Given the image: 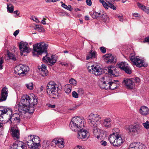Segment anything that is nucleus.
Segmentation results:
<instances>
[{
	"instance_id": "obj_22",
	"label": "nucleus",
	"mask_w": 149,
	"mask_h": 149,
	"mask_svg": "<svg viewBox=\"0 0 149 149\" xmlns=\"http://www.w3.org/2000/svg\"><path fill=\"white\" fill-rule=\"evenodd\" d=\"M25 145V144L24 142L17 140L13 143V149H16L15 148L19 147H23Z\"/></svg>"
},
{
	"instance_id": "obj_64",
	"label": "nucleus",
	"mask_w": 149,
	"mask_h": 149,
	"mask_svg": "<svg viewBox=\"0 0 149 149\" xmlns=\"http://www.w3.org/2000/svg\"><path fill=\"white\" fill-rule=\"evenodd\" d=\"M61 64L62 66H68V65L67 63H65V62L61 63Z\"/></svg>"
},
{
	"instance_id": "obj_26",
	"label": "nucleus",
	"mask_w": 149,
	"mask_h": 149,
	"mask_svg": "<svg viewBox=\"0 0 149 149\" xmlns=\"http://www.w3.org/2000/svg\"><path fill=\"white\" fill-rule=\"evenodd\" d=\"M101 20L104 23H108L109 20V19L108 16L105 12H103L102 14H101Z\"/></svg>"
},
{
	"instance_id": "obj_39",
	"label": "nucleus",
	"mask_w": 149,
	"mask_h": 149,
	"mask_svg": "<svg viewBox=\"0 0 149 149\" xmlns=\"http://www.w3.org/2000/svg\"><path fill=\"white\" fill-rule=\"evenodd\" d=\"M50 143V141L49 140H44L43 141V143H44L43 145V148H46L47 147L49 146Z\"/></svg>"
},
{
	"instance_id": "obj_31",
	"label": "nucleus",
	"mask_w": 149,
	"mask_h": 149,
	"mask_svg": "<svg viewBox=\"0 0 149 149\" xmlns=\"http://www.w3.org/2000/svg\"><path fill=\"white\" fill-rule=\"evenodd\" d=\"M118 85L114 82L112 81L109 84V88L110 89L114 90L116 89Z\"/></svg>"
},
{
	"instance_id": "obj_5",
	"label": "nucleus",
	"mask_w": 149,
	"mask_h": 149,
	"mask_svg": "<svg viewBox=\"0 0 149 149\" xmlns=\"http://www.w3.org/2000/svg\"><path fill=\"white\" fill-rule=\"evenodd\" d=\"M40 138L36 136L31 135L27 137L25 142L31 149H38L40 147Z\"/></svg>"
},
{
	"instance_id": "obj_52",
	"label": "nucleus",
	"mask_w": 149,
	"mask_h": 149,
	"mask_svg": "<svg viewBox=\"0 0 149 149\" xmlns=\"http://www.w3.org/2000/svg\"><path fill=\"white\" fill-rule=\"evenodd\" d=\"M102 86H101V88H102L104 89H107L108 88H109V85H108L107 84H105V85H103V84H102Z\"/></svg>"
},
{
	"instance_id": "obj_8",
	"label": "nucleus",
	"mask_w": 149,
	"mask_h": 149,
	"mask_svg": "<svg viewBox=\"0 0 149 149\" xmlns=\"http://www.w3.org/2000/svg\"><path fill=\"white\" fill-rule=\"evenodd\" d=\"M130 58L133 65H135L136 67L139 68L145 66L144 61L140 58L138 57L131 54L130 56Z\"/></svg>"
},
{
	"instance_id": "obj_35",
	"label": "nucleus",
	"mask_w": 149,
	"mask_h": 149,
	"mask_svg": "<svg viewBox=\"0 0 149 149\" xmlns=\"http://www.w3.org/2000/svg\"><path fill=\"white\" fill-rule=\"evenodd\" d=\"M126 73L128 74H130L132 72V70L128 65L126 66L124 69L123 70Z\"/></svg>"
},
{
	"instance_id": "obj_48",
	"label": "nucleus",
	"mask_w": 149,
	"mask_h": 149,
	"mask_svg": "<svg viewBox=\"0 0 149 149\" xmlns=\"http://www.w3.org/2000/svg\"><path fill=\"white\" fill-rule=\"evenodd\" d=\"M31 19H32L33 20L35 21L37 23L39 22V21L34 16H32L31 17Z\"/></svg>"
},
{
	"instance_id": "obj_57",
	"label": "nucleus",
	"mask_w": 149,
	"mask_h": 149,
	"mask_svg": "<svg viewBox=\"0 0 149 149\" xmlns=\"http://www.w3.org/2000/svg\"><path fill=\"white\" fill-rule=\"evenodd\" d=\"M66 9L70 11H71L72 10V8L70 5H69L68 6H67V7Z\"/></svg>"
},
{
	"instance_id": "obj_51",
	"label": "nucleus",
	"mask_w": 149,
	"mask_h": 149,
	"mask_svg": "<svg viewBox=\"0 0 149 149\" xmlns=\"http://www.w3.org/2000/svg\"><path fill=\"white\" fill-rule=\"evenodd\" d=\"M100 144L102 146H105L107 145V142L106 141H102L100 142Z\"/></svg>"
},
{
	"instance_id": "obj_60",
	"label": "nucleus",
	"mask_w": 149,
	"mask_h": 149,
	"mask_svg": "<svg viewBox=\"0 0 149 149\" xmlns=\"http://www.w3.org/2000/svg\"><path fill=\"white\" fill-rule=\"evenodd\" d=\"M45 1L46 3L54 2L56 1V0H45Z\"/></svg>"
},
{
	"instance_id": "obj_34",
	"label": "nucleus",
	"mask_w": 149,
	"mask_h": 149,
	"mask_svg": "<svg viewBox=\"0 0 149 149\" xmlns=\"http://www.w3.org/2000/svg\"><path fill=\"white\" fill-rule=\"evenodd\" d=\"M126 73L128 74H130L132 72V70L128 65L126 66L124 69L123 70Z\"/></svg>"
},
{
	"instance_id": "obj_13",
	"label": "nucleus",
	"mask_w": 149,
	"mask_h": 149,
	"mask_svg": "<svg viewBox=\"0 0 149 149\" xmlns=\"http://www.w3.org/2000/svg\"><path fill=\"white\" fill-rule=\"evenodd\" d=\"M28 46V45L27 43L24 42H20L19 44V47L21 55L24 52L28 53L31 51V49Z\"/></svg>"
},
{
	"instance_id": "obj_40",
	"label": "nucleus",
	"mask_w": 149,
	"mask_h": 149,
	"mask_svg": "<svg viewBox=\"0 0 149 149\" xmlns=\"http://www.w3.org/2000/svg\"><path fill=\"white\" fill-rule=\"evenodd\" d=\"M35 29L37 30L39 32H44L45 31L44 29L41 27H40L39 25H36V28Z\"/></svg>"
},
{
	"instance_id": "obj_38",
	"label": "nucleus",
	"mask_w": 149,
	"mask_h": 149,
	"mask_svg": "<svg viewBox=\"0 0 149 149\" xmlns=\"http://www.w3.org/2000/svg\"><path fill=\"white\" fill-rule=\"evenodd\" d=\"M7 9L8 11L10 13H13L14 10V7L11 4L7 5Z\"/></svg>"
},
{
	"instance_id": "obj_15",
	"label": "nucleus",
	"mask_w": 149,
	"mask_h": 149,
	"mask_svg": "<svg viewBox=\"0 0 149 149\" xmlns=\"http://www.w3.org/2000/svg\"><path fill=\"white\" fill-rule=\"evenodd\" d=\"M10 131L12 132V136L14 139L17 140L19 139V133L17 126H14L11 127Z\"/></svg>"
},
{
	"instance_id": "obj_61",
	"label": "nucleus",
	"mask_w": 149,
	"mask_h": 149,
	"mask_svg": "<svg viewBox=\"0 0 149 149\" xmlns=\"http://www.w3.org/2000/svg\"><path fill=\"white\" fill-rule=\"evenodd\" d=\"M46 19L45 18H43V19L41 21V23L44 25H45L46 24L45 20Z\"/></svg>"
},
{
	"instance_id": "obj_58",
	"label": "nucleus",
	"mask_w": 149,
	"mask_h": 149,
	"mask_svg": "<svg viewBox=\"0 0 149 149\" xmlns=\"http://www.w3.org/2000/svg\"><path fill=\"white\" fill-rule=\"evenodd\" d=\"M19 29L17 30L16 31H15L13 33V35L14 36H16L17 35L18 33H19Z\"/></svg>"
},
{
	"instance_id": "obj_59",
	"label": "nucleus",
	"mask_w": 149,
	"mask_h": 149,
	"mask_svg": "<svg viewBox=\"0 0 149 149\" xmlns=\"http://www.w3.org/2000/svg\"><path fill=\"white\" fill-rule=\"evenodd\" d=\"M144 42H148L149 43V37H148L145 38L144 40L143 41Z\"/></svg>"
},
{
	"instance_id": "obj_6",
	"label": "nucleus",
	"mask_w": 149,
	"mask_h": 149,
	"mask_svg": "<svg viewBox=\"0 0 149 149\" xmlns=\"http://www.w3.org/2000/svg\"><path fill=\"white\" fill-rule=\"evenodd\" d=\"M84 125L83 120L79 117L72 118L70 124L71 129L73 131H78L84 127Z\"/></svg>"
},
{
	"instance_id": "obj_42",
	"label": "nucleus",
	"mask_w": 149,
	"mask_h": 149,
	"mask_svg": "<svg viewBox=\"0 0 149 149\" xmlns=\"http://www.w3.org/2000/svg\"><path fill=\"white\" fill-rule=\"evenodd\" d=\"M143 125L144 127V128L148 130L149 128V122L147 121L145 123H143L142 124Z\"/></svg>"
},
{
	"instance_id": "obj_12",
	"label": "nucleus",
	"mask_w": 149,
	"mask_h": 149,
	"mask_svg": "<svg viewBox=\"0 0 149 149\" xmlns=\"http://www.w3.org/2000/svg\"><path fill=\"white\" fill-rule=\"evenodd\" d=\"M21 120L20 115L15 113L10 116L8 122L10 123L17 124L20 122Z\"/></svg>"
},
{
	"instance_id": "obj_46",
	"label": "nucleus",
	"mask_w": 149,
	"mask_h": 149,
	"mask_svg": "<svg viewBox=\"0 0 149 149\" xmlns=\"http://www.w3.org/2000/svg\"><path fill=\"white\" fill-rule=\"evenodd\" d=\"M58 141V140L57 139H53V140L51 142V143L52 145V146L54 145V144L57 146V142Z\"/></svg>"
},
{
	"instance_id": "obj_41",
	"label": "nucleus",
	"mask_w": 149,
	"mask_h": 149,
	"mask_svg": "<svg viewBox=\"0 0 149 149\" xmlns=\"http://www.w3.org/2000/svg\"><path fill=\"white\" fill-rule=\"evenodd\" d=\"M26 87L30 90H32L33 87V83L31 82L26 84Z\"/></svg>"
},
{
	"instance_id": "obj_33",
	"label": "nucleus",
	"mask_w": 149,
	"mask_h": 149,
	"mask_svg": "<svg viewBox=\"0 0 149 149\" xmlns=\"http://www.w3.org/2000/svg\"><path fill=\"white\" fill-rule=\"evenodd\" d=\"M40 73L42 76H45L48 75V71L47 69L39 70Z\"/></svg>"
},
{
	"instance_id": "obj_20",
	"label": "nucleus",
	"mask_w": 149,
	"mask_h": 149,
	"mask_svg": "<svg viewBox=\"0 0 149 149\" xmlns=\"http://www.w3.org/2000/svg\"><path fill=\"white\" fill-rule=\"evenodd\" d=\"M123 83L125 84L127 88H133L135 84L133 80L130 79H127L124 80Z\"/></svg>"
},
{
	"instance_id": "obj_44",
	"label": "nucleus",
	"mask_w": 149,
	"mask_h": 149,
	"mask_svg": "<svg viewBox=\"0 0 149 149\" xmlns=\"http://www.w3.org/2000/svg\"><path fill=\"white\" fill-rule=\"evenodd\" d=\"M72 95L75 98H77L78 97V94L75 91H73L72 92Z\"/></svg>"
},
{
	"instance_id": "obj_23",
	"label": "nucleus",
	"mask_w": 149,
	"mask_h": 149,
	"mask_svg": "<svg viewBox=\"0 0 149 149\" xmlns=\"http://www.w3.org/2000/svg\"><path fill=\"white\" fill-rule=\"evenodd\" d=\"M112 133L111 134L109 138V139L111 138L112 137L116 138V137L121 135L120 134V130L118 128H114L112 131Z\"/></svg>"
},
{
	"instance_id": "obj_4",
	"label": "nucleus",
	"mask_w": 149,
	"mask_h": 149,
	"mask_svg": "<svg viewBox=\"0 0 149 149\" xmlns=\"http://www.w3.org/2000/svg\"><path fill=\"white\" fill-rule=\"evenodd\" d=\"M47 94L51 95L54 98H57L60 96L61 90L59 86L52 81L49 82L47 86Z\"/></svg>"
},
{
	"instance_id": "obj_47",
	"label": "nucleus",
	"mask_w": 149,
	"mask_h": 149,
	"mask_svg": "<svg viewBox=\"0 0 149 149\" xmlns=\"http://www.w3.org/2000/svg\"><path fill=\"white\" fill-rule=\"evenodd\" d=\"M77 92L80 95H82L84 93L83 89L81 88H78Z\"/></svg>"
},
{
	"instance_id": "obj_21",
	"label": "nucleus",
	"mask_w": 149,
	"mask_h": 149,
	"mask_svg": "<svg viewBox=\"0 0 149 149\" xmlns=\"http://www.w3.org/2000/svg\"><path fill=\"white\" fill-rule=\"evenodd\" d=\"M12 113V111L11 109L6 107H0V116L6 113L10 114V113Z\"/></svg>"
},
{
	"instance_id": "obj_55",
	"label": "nucleus",
	"mask_w": 149,
	"mask_h": 149,
	"mask_svg": "<svg viewBox=\"0 0 149 149\" xmlns=\"http://www.w3.org/2000/svg\"><path fill=\"white\" fill-rule=\"evenodd\" d=\"M102 5L105 8L107 9H108L109 8V4L105 2H104V3H103L102 4Z\"/></svg>"
},
{
	"instance_id": "obj_3",
	"label": "nucleus",
	"mask_w": 149,
	"mask_h": 149,
	"mask_svg": "<svg viewBox=\"0 0 149 149\" xmlns=\"http://www.w3.org/2000/svg\"><path fill=\"white\" fill-rule=\"evenodd\" d=\"M101 118L99 115L92 113L88 117V124L92 127L94 135L97 139H99L100 137L103 136L101 135L103 131L97 128V125L100 123Z\"/></svg>"
},
{
	"instance_id": "obj_11",
	"label": "nucleus",
	"mask_w": 149,
	"mask_h": 149,
	"mask_svg": "<svg viewBox=\"0 0 149 149\" xmlns=\"http://www.w3.org/2000/svg\"><path fill=\"white\" fill-rule=\"evenodd\" d=\"M15 69V71L19 75L25 74L26 72H27L29 70L28 66L22 65L17 66Z\"/></svg>"
},
{
	"instance_id": "obj_45",
	"label": "nucleus",
	"mask_w": 149,
	"mask_h": 149,
	"mask_svg": "<svg viewBox=\"0 0 149 149\" xmlns=\"http://www.w3.org/2000/svg\"><path fill=\"white\" fill-rule=\"evenodd\" d=\"M101 52L103 53L104 54L106 52V48L104 47H102L100 48Z\"/></svg>"
},
{
	"instance_id": "obj_9",
	"label": "nucleus",
	"mask_w": 149,
	"mask_h": 149,
	"mask_svg": "<svg viewBox=\"0 0 149 149\" xmlns=\"http://www.w3.org/2000/svg\"><path fill=\"white\" fill-rule=\"evenodd\" d=\"M88 68L89 72L93 74L96 76H99L102 74L103 70L98 65H93L91 67L88 66Z\"/></svg>"
},
{
	"instance_id": "obj_17",
	"label": "nucleus",
	"mask_w": 149,
	"mask_h": 149,
	"mask_svg": "<svg viewBox=\"0 0 149 149\" xmlns=\"http://www.w3.org/2000/svg\"><path fill=\"white\" fill-rule=\"evenodd\" d=\"M103 57L104 61L107 63H115L116 62V59L111 54H106L103 56Z\"/></svg>"
},
{
	"instance_id": "obj_19",
	"label": "nucleus",
	"mask_w": 149,
	"mask_h": 149,
	"mask_svg": "<svg viewBox=\"0 0 149 149\" xmlns=\"http://www.w3.org/2000/svg\"><path fill=\"white\" fill-rule=\"evenodd\" d=\"M8 94V88L5 86L1 91V96L0 98V101L2 102L6 100Z\"/></svg>"
},
{
	"instance_id": "obj_14",
	"label": "nucleus",
	"mask_w": 149,
	"mask_h": 149,
	"mask_svg": "<svg viewBox=\"0 0 149 149\" xmlns=\"http://www.w3.org/2000/svg\"><path fill=\"white\" fill-rule=\"evenodd\" d=\"M77 137L79 139H82L88 138L89 134L88 132L86 130L83 129L78 130Z\"/></svg>"
},
{
	"instance_id": "obj_50",
	"label": "nucleus",
	"mask_w": 149,
	"mask_h": 149,
	"mask_svg": "<svg viewBox=\"0 0 149 149\" xmlns=\"http://www.w3.org/2000/svg\"><path fill=\"white\" fill-rule=\"evenodd\" d=\"M117 17L119 19L120 21H123V16L121 14H119L117 15Z\"/></svg>"
},
{
	"instance_id": "obj_63",
	"label": "nucleus",
	"mask_w": 149,
	"mask_h": 149,
	"mask_svg": "<svg viewBox=\"0 0 149 149\" xmlns=\"http://www.w3.org/2000/svg\"><path fill=\"white\" fill-rule=\"evenodd\" d=\"M46 69V65L44 64H42V67H41L39 69V70Z\"/></svg>"
},
{
	"instance_id": "obj_7",
	"label": "nucleus",
	"mask_w": 149,
	"mask_h": 149,
	"mask_svg": "<svg viewBox=\"0 0 149 149\" xmlns=\"http://www.w3.org/2000/svg\"><path fill=\"white\" fill-rule=\"evenodd\" d=\"M141 128L142 127L139 125H131L125 127V129L127 131L134 135H137L141 132Z\"/></svg>"
},
{
	"instance_id": "obj_30",
	"label": "nucleus",
	"mask_w": 149,
	"mask_h": 149,
	"mask_svg": "<svg viewBox=\"0 0 149 149\" xmlns=\"http://www.w3.org/2000/svg\"><path fill=\"white\" fill-rule=\"evenodd\" d=\"M128 65L127 63L126 62H123L119 63L117 66L121 69L123 70L126 68V66H127Z\"/></svg>"
},
{
	"instance_id": "obj_2",
	"label": "nucleus",
	"mask_w": 149,
	"mask_h": 149,
	"mask_svg": "<svg viewBox=\"0 0 149 149\" xmlns=\"http://www.w3.org/2000/svg\"><path fill=\"white\" fill-rule=\"evenodd\" d=\"M33 96L31 97L27 95H24L22 97L20 101L22 105L20 107L24 111L29 113L34 112V107L37 104L38 101L37 97L33 94Z\"/></svg>"
},
{
	"instance_id": "obj_10",
	"label": "nucleus",
	"mask_w": 149,
	"mask_h": 149,
	"mask_svg": "<svg viewBox=\"0 0 149 149\" xmlns=\"http://www.w3.org/2000/svg\"><path fill=\"white\" fill-rule=\"evenodd\" d=\"M109 140L111 144L116 146H120L124 141V139L122 138L121 135L116 137V138L112 136Z\"/></svg>"
},
{
	"instance_id": "obj_18",
	"label": "nucleus",
	"mask_w": 149,
	"mask_h": 149,
	"mask_svg": "<svg viewBox=\"0 0 149 149\" xmlns=\"http://www.w3.org/2000/svg\"><path fill=\"white\" fill-rule=\"evenodd\" d=\"M145 146L140 143L134 142L131 143L128 149H146Z\"/></svg>"
},
{
	"instance_id": "obj_25",
	"label": "nucleus",
	"mask_w": 149,
	"mask_h": 149,
	"mask_svg": "<svg viewBox=\"0 0 149 149\" xmlns=\"http://www.w3.org/2000/svg\"><path fill=\"white\" fill-rule=\"evenodd\" d=\"M97 56V52L91 50L90 51L88 54L86 56V60L95 58Z\"/></svg>"
},
{
	"instance_id": "obj_37",
	"label": "nucleus",
	"mask_w": 149,
	"mask_h": 149,
	"mask_svg": "<svg viewBox=\"0 0 149 149\" xmlns=\"http://www.w3.org/2000/svg\"><path fill=\"white\" fill-rule=\"evenodd\" d=\"M7 55L10 59H12L14 61L16 60V59L15 57V55L12 53L8 52Z\"/></svg>"
},
{
	"instance_id": "obj_56",
	"label": "nucleus",
	"mask_w": 149,
	"mask_h": 149,
	"mask_svg": "<svg viewBox=\"0 0 149 149\" xmlns=\"http://www.w3.org/2000/svg\"><path fill=\"white\" fill-rule=\"evenodd\" d=\"M143 10L147 13H149V8L148 7L146 6V8L144 9Z\"/></svg>"
},
{
	"instance_id": "obj_24",
	"label": "nucleus",
	"mask_w": 149,
	"mask_h": 149,
	"mask_svg": "<svg viewBox=\"0 0 149 149\" xmlns=\"http://www.w3.org/2000/svg\"><path fill=\"white\" fill-rule=\"evenodd\" d=\"M139 112L143 115H146L149 114V109L146 106H142L140 108Z\"/></svg>"
},
{
	"instance_id": "obj_1",
	"label": "nucleus",
	"mask_w": 149,
	"mask_h": 149,
	"mask_svg": "<svg viewBox=\"0 0 149 149\" xmlns=\"http://www.w3.org/2000/svg\"><path fill=\"white\" fill-rule=\"evenodd\" d=\"M33 50L35 52H36L38 55L41 54L42 53L47 54L46 55L42 58L44 62L47 63L50 65H53L56 62V59L54 57V56L52 55L49 57L47 54V48L48 45L44 42H42L35 44L33 45Z\"/></svg>"
},
{
	"instance_id": "obj_36",
	"label": "nucleus",
	"mask_w": 149,
	"mask_h": 149,
	"mask_svg": "<svg viewBox=\"0 0 149 149\" xmlns=\"http://www.w3.org/2000/svg\"><path fill=\"white\" fill-rule=\"evenodd\" d=\"M65 91L66 93L68 94L70 93L71 91V86L70 85H68V86H65Z\"/></svg>"
},
{
	"instance_id": "obj_32",
	"label": "nucleus",
	"mask_w": 149,
	"mask_h": 149,
	"mask_svg": "<svg viewBox=\"0 0 149 149\" xmlns=\"http://www.w3.org/2000/svg\"><path fill=\"white\" fill-rule=\"evenodd\" d=\"M92 18L94 19H96L98 17H101V14L100 13L96 12H94L93 13H91Z\"/></svg>"
},
{
	"instance_id": "obj_62",
	"label": "nucleus",
	"mask_w": 149,
	"mask_h": 149,
	"mask_svg": "<svg viewBox=\"0 0 149 149\" xmlns=\"http://www.w3.org/2000/svg\"><path fill=\"white\" fill-rule=\"evenodd\" d=\"M74 149H84V148H82V147L81 146H77L76 147H75Z\"/></svg>"
},
{
	"instance_id": "obj_43",
	"label": "nucleus",
	"mask_w": 149,
	"mask_h": 149,
	"mask_svg": "<svg viewBox=\"0 0 149 149\" xmlns=\"http://www.w3.org/2000/svg\"><path fill=\"white\" fill-rule=\"evenodd\" d=\"M69 82L70 83L72 84H73L74 85H76L77 84V82L76 81L73 79L72 78L69 80Z\"/></svg>"
},
{
	"instance_id": "obj_29",
	"label": "nucleus",
	"mask_w": 149,
	"mask_h": 149,
	"mask_svg": "<svg viewBox=\"0 0 149 149\" xmlns=\"http://www.w3.org/2000/svg\"><path fill=\"white\" fill-rule=\"evenodd\" d=\"M57 142V143L56 146L58 147L59 148H62L64 147V142L63 139H58V141Z\"/></svg>"
},
{
	"instance_id": "obj_53",
	"label": "nucleus",
	"mask_w": 149,
	"mask_h": 149,
	"mask_svg": "<svg viewBox=\"0 0 149 149\" xmlns=\"http://www.w3.org/2000/svg\"><path fill=\"white\" fill-rule=\"evenodd\" d=\"M86 2L87 5L91 6L92 5V3L91 0H86Z\"/></svg>"
},
{
	"instance_id": "obj_27",
	"label": "nucleus",
	"mask_w": 149,
	"mask_h": 149,
	"mask_svg": "<svg viewBox=\"0 0 149 149\" xmlns=\"http://www.w3.org/2000/svg\"><path fill=\"white\" fill-rule=\"evenodd\" d=\"M111 120L109 118H105L104 120L103 124L104 126L107 128L111 127Z\"/></svg>"
},
{
	"instance_id": "obj_54",
	"label": "nucleus",
	"mask_w": 149,
	"mask_h": 149,
	"mask_svg": "<svg viewBox=\"0 0 149 149\" xmlns=\"http://www.w3.org/2000/svg\"><path fill=\"white\" fill-rule=\"evenodd\" d=\"M132 80H133L136 83L139 82L140 81V79L138 77H136L134 79H132Z\"/></svg>"
},
{
	"instance_id": "obj_16",
	"label": "nucleus",
	"mask_w": 149,
	"mask_h": 149,
	"mask_svg": "<svg viewBox=\"0 0 149 149\" xmlns=\"http://www.w3.org/2000/svg\"><path fill=\"white\" fill-rule=\"evenodd\" d=\"M108 74L112 77H116L119 75L118 72L117 71V69L113 66H109L107 68Z\"/></svg>"
},
{
	"instance_id": "obj_28",
	"label": "nucleus",
	"mask_w": 149,
	"mask_h": 149,
	"mask_svg": "<svg viewBox=\"0 0 149 149\" xmlns=\"http://www.w3.org/2000/svg\"><path fill=\"white\" fill-rule=\"evenodd\" d=\"M103 80H105L103 82V84H107L109 85L112 81H111L110 78L109 77L106 76L102 78Z\"/></svg>"
},
{
	"instance_id": "obj_49",
	"label": "nucleus",
	"mask_w": 149,
	"mask_h": 149,
	"mask_svg": "<svg viewBox=\"0 0 149 149\" xmlns=\"http://www.w3.org/2000/svg\"><path fill=\"white\" fill-rule=\"evenodd\" d=\"M109 7L113 10H116V7L113 4L110 3H109Z\"/></svg>"
}]
</instances>
